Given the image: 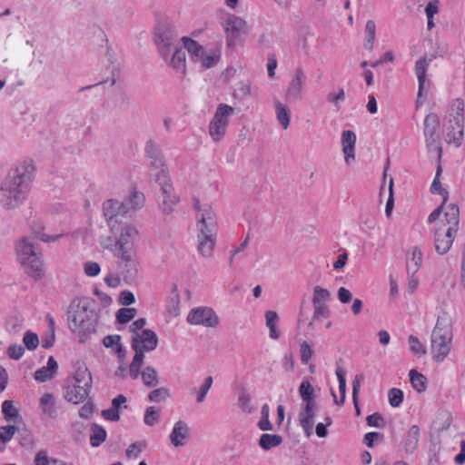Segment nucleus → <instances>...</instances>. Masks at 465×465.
Listing matches in <instances>:
<instances>
[{
	"mask_svg": "<svg viewBox=\"0 0 465 465\" xmlns=\"http://www.w3.org/2000/svg\"><path fill=\"white\" fill-rule=\"evenodd\" d=\"M165 62L181 74L185 73V52L183 47L174 48Z\"/></svg>",
	"mask_w": 465,
	"mask_h": 465,
	"instance_id": "nucleus-27",
	"label": "nucleus"
},
{
	"mask_svg": "<svg viewBox=\"0 0 465 465\" xmlns=\"http://www.w3.org/2000/svg\"><path fill=\"white\" fill-rule=\"evenodd\" d=\"M40 408L44 414L54 418L56 415V410H55V399L52 393H45L40 398Z\"/></svg>",
	"mask_w": 465,
	"mask_h": 465,
	"instance_id": "nucleus-31",
	"label": "nucleus"
},
{
	"mask_svg": "<svg viewBox=\"0 0 465 465\" xmlns=\"http://www.w3.org/2000/svg\"><path fill=\"white\" fill-rule=\"evenodd\" d=\"M234 114V108L226 104H218L216 111L209 123L208 132L215 143L224 138L230 124V118Z\"/></svg>",
	"mask_w": 465,
	"mask_h": 465,
	"instance_id": "nucleus-10",
	"label": "nucleus"
},
{
	"mask_svg": "<svg viewBox=\"0 0 465 465\" xmlns=\"http://www.w3.org/2000/svg\"><path fill=\"white\" fill-rule=\"evenodd\" d=\"M95 302L88 297L74 300L68 312V324L73 331L92 333L95 331Z\"/></svg>",
	"mask_w": 465,
	"mask_h": 465,
	"instance_id": "nucleus-5",
	"label": "nucleus"
},
{
	"mask_svg": "<svg viewBox=\"0 0 465 465\" xmlns=\"http://www.w3.org/2000/svg\"><path fill=\"white\" fill-rule=\"evenodd\" d=\"M302 402L315 401L314 390L307 379H303L299 387Z\"/></svg>",
	"mask_w": 465,
	"mask_h": 465,
	"instance_id": "nucleus-38",
	"label": "nucleus"
},
{
	"mask_svg": "<svg viewBox=\"0 0 465 465\" xmlns=\"http://www.w3.org/2000/svg\"><path fill=\"white\" fill-rule=\"evenodd\" d=\"M104 214L109 220V225L114 230V218L118 215H124L123 203L115 200H108L103 205Z\"/></svg>",
	"mask_w": 465,
	"mask_h": 465,
	"instance_id": "nucleus-23",
	"label": "nucleus"
},
{
	"mask_svg": "<svg viewBox=\"0 0 465 465\" xmlns=\"http://www.w3.org/2000/svg\"><path fill=\"white\" fill-rule=\"evenodd\" d=\"M464 103L456 99L450 105V114L447 125V142L460 147L462 143L464 134Z\"/></svg>",
	"mask_w": 465,
	"mask_h": 465,
	"instance_id": "nucleus-9",
	"label": "nucleus"
},
{
	"mask_svg": "<svg viewBox=\"0 0 465 465\" xmlns=\"http://www.w3.org/2000/svg\"><path fill=\"white\" fill-rule=\"evenodd\" d=\"M330 296L331 293L328 290L317 285L313 289L312 303H324L327 300H329Z\"/></svg>",
	"mask_w": 465,
	"mask_h": 465,
	"instance_id": "nucleus-46",
	"label": "nucleus"
},
{
	"mask_svg": "<svg viewBox=\"0 0 465 465\" xmlns=\"http://www.w3.org/2000/svg\"><path fill=\"white\" fill-rule=\"evenodd\" d=\"M282 442V436L278 434L264 433L260 437L259 445L264 450L275 448Z\"/></svg>",
	"mask_w": 465,
	"mask_h": 465,
	"instance_id": "nucleus-32",
	"label": "nucleus"
},
{
	"mask_svg": "<svg viewBox=\"0 0 465 465\" xmlns=\"http://www.w3.org/2000/svg\"><path fill=\"white\" fill-rule=\"evenodd\" d=\"M35 178V166L25 160L12 167L0 183V206L15 210L27 200Z\"/></svg>",
	"mask_w": 465,
	"mask_h": 465,
	"instance_id": "nucleus-1",
	"label": "nucleus"
},
{
	"mask_svg": "<svg viewBox=\"0 0 465 465\" xmlns=\"http://www.w3.org/2000/svg\"><path fill=\"white\" fill-rule=\"evenodd\" d=\"M409 343L411 351L415 354H425L426 348L425 346L419 341L416 336L411 335L409 337Z\"/></svg>",
	"mask_w": 465,
	"mask_h": 465,
	"instance_id": "nucleus-58",
	"label": "nucleus"
},
{
	"mask_svg": "<svg viewBox=\"0 0 465 465\" xmlns=\"http://www.w3.org/2000/svg\"><path fill=\"white\" fill-rule=\"evenodd\" d=\"M376 39V25L373 20H368L365 25V41L364 47L372 51Z\"/></svg>",
	"mask_w": 465,
	"mask_h": 465,
	"instance_id": "nucleus-34",
	"label": "nucleus"
},
{
	"mask_svg": "<svg viewBox=\"0 0 465 465\" xmlns=\"http://www.w3.org/2000/svg\"><path fill=\"white\" fill-rule=\"evenodd\" d=\"M160 419V411L156 409L154 406H150L146 409L143 421L148 426L155 425Z\"/></svg>",
	"mask_w": 465,
	"mask_h": 465,
	"instance_id": "nucleus-43",
	"label": "nucleus"
},
{
	"mask_svg": "<svg viewBox=\"0 0 465 465\" xmlns=\"http://www.w3.org/2000/svg\"><path fill=\"white\" fill-rule=\"evenodd\" d=\"M213 385V378L211 376H208L204 379L203 383L201 385V387L198 390L197 392V401L203 402L205 399L206 394L208 393V391Z\"/></svg>",
	"mask_w": 465,
	"mask_h": 465,
	"instance_id": "nucleus-57",
	"label": "nucleus"
},
{
	"mask_svg": "<svg viewBox=\"0 0 465 465\" xmlns=\"http://www.w3.org/2000/svg\"><path fill=\"white\" fill-rule=\"evenodd\" d=\"M153 175L162 192V211L165 214H170L174 210V206L178 203L179 198L173 192V185L170 183V179L165 170H162L159 173H154Z\"/></svg>",
	"mask_w": 465,
	"mask_h": 465,
	"instance_id": "nucleus-12",
	"label": "nucleus"
},
{
	"mask_svg": "<svg viewBox=\"0 0 465 465\" xmlns=\"http://www.w3.org/2000/svg\"><path fill=\"white\" fill-rule=\"evenodd\" d=\"M239 406L244 412H251L252 408L251 405V396L246 391H242L238 398Z\"/></svg>",
	"mask_w": 465,
	"mask_h": 465,
	"instance_id": "nucleus-59",
	"label": "nucleus"
},
{
	"mask_svg": "<svg viewBox=\"0 0 465 465\" xmlns=\"http://www.w3.org/2000/svg\"><path fill=\"white\" fill-rule=\"evenodd\" d=\"M363 380L362 375H356L352 381V400L358 414H360V408L358 406V393L361 388V381Z\"/></svg>",
	"mask_w": 465,
	"mask_h": 465,
	"instance_id": "nucleus-55",
	"label": "nucleus"
},
{
	"mask_svg": "<svg viewBox=\"0 0 465 465\" xmlns=\"http://www.w3.org/2000/svg\"><path fill=\"white\" fill-rule=\"evenodd\" d=\"M142 381L147 387H155L158 384V374L153 367L147 366L141 372Z\"/></svg>",
	"mask_w": 465,
	"mask_h": 465,
	"instance_id": "nucleus-39",
	"label": "nucleus"
},
{
	"mask_svg": "<svg viewBox=\"0 0 465 465\" xmlns=\"http://www.w3.org/2000/svg\"><path fill=\"white\" fill-rule=\"evenodd\" d=\"M441 171H442L441 166L439 165L437 168L436 176H435V178L432 182L431 187H430V191L432 193L440 194L443 197V202L441 204L448 205L447 204L448 192L445 189L441 188V183L440 182V175Z\"/></svg>",
	"mask_w": 465,
	"mask_h": 465,
	"instance_id": "nucleus-41",
	"label": "nucleus"
},
{
	"mask_svg": "<svg viewBox=\"0 0 465 465\" xmlns=\"http://www.w3.org/2000/svg\"><path fill=\"white\" fill-rule=\"evenodd\" d=\"M16 431V427L14 425H6L0 427V441L3 444L10 441Z\"/></svg>",
	"mask_w": 465,
	"mask_h": 465,
	"instance_id": "nucleus-54",
	"label": "nucleus"
},
{
	"mask_svg": "<svg viewBox=\"0 0 465 465\" xmlns=\"http://www.w3.org/2000/svg\"><path fill=\"white\" fill-rule=\"evenodd\" d=\"M35 236L24 237L17 242L16 252L18 259L27 274L39 279L44 275V262L39 245L35 243L37 238L45 242H55L62 234L49 235L34 229Z\"/></svg>",
	"mask_w": 465,
	"mask_h": 465,
	"instance_id": "nucleus-3",
	"label": "nucleus"
},
{
	"mask_svg": "<svg viewBox=\"0 0 465 465\" xmlns=\"http://www.w3.org/2000/svg\"><path fill=\"white\" fill-rule=\"evenodd\" d=\"M121 337L119 335H107L104 338L103 343L107 348H114L116 352L122 351V345L120 343Z\"/></svg>",
	"mask_w": 465,
	"mask_h": 465,
	"instance_id": "nucleus-53",
	"label": "nucleus"
},
{
	"mask_svg": "<svg viewBox=\"0 0 465 465\" xmlns=\"http://www.w3.org/2000/svg\"><path fill=\"white\" fill-rule=\"evenodd\" d=\"M276 118L282 127V129H288L290 125L291 113L289 108L281 103L279 100L274 101Z\"/></svg>",
	"mask_w": 465,
	"mask_h": 465,
	"instance_id": "nucleus-30",
	"label": "nucleus"
},
{
	"mask_svg": "<svg viewBox=\"0 0 465 465\" xmlns=\"http://www.w3.org/2000/svg\"><path fill=\"white\" fill-rule=\"evenodd\" d=\"M420 429L417 425H413L408 431L407 439L405 441V450L408 452L412 453L417 446L419 441Z\"/></svg>",
	"mask_w": 465,
	"mask_h": 465,
	"instance_id": "nucleus-36",
	"label": "nucleus"
},
{
	"mask_svg": "<svg viewBox=\"0 0 465 465\" xmlns=\"http://www.w3.org/2000/svg\"><path fill=\"white\" fill-rule=\"evenodd\" d=\"M439 6L440 2L438 0L429 2L425 7L427 18H433L434 15L439 13Z\"/></svg>",
	"mask_w": 465,
	"mask_h": 465,
	"instance_id": "nucleus-63",
	"label": "nucleus"
},
{
	"mask_svg": "<svg viewBox=\"0 0 465 465\" xmlns=\"http://www.w3.org/2000/svg\"><path fill=\"white\" fill-rule=\"evenodd\" d=\"M389 402L391 407H399L403 401V392L400 389L392 388L388 392Z\"/></svg>",
	"mask_w": 465,
	"mask_h": 465,
	"instance_id": "nucleus-49",
	"label": "nucleus"
},
{
	"mask_svg": "<svg viewBox=\"0 0 465 465\" xmlns=\"http://www.w3.org/2000/svg\"><path fill=\"white\" fill-rule=\"evenodd\" d=\"M440 126V119L437 114H430L424 119V135L429 151H437L441 153L439 137L436 133Z\"/></svg>",
	"mask_w": 465,
	"mask_h": 465,
	"instance_id": "nucleus-15",
	"label": "nucleus"
},
{
	"mask_svg": "<svg viewBox=\"0 0 465 465\" xmlns=\"http://www.w3.org/2000/svg\"><path fill=\"white\" fill-rule=\"evenodd\" d=\"M35 465H57L58 459L50 458L46 450H39L35 457Z\"/></svg>",
	"mask_w": 465,
	"mask_h": 465,
	"instance_id": "nucleus-44",
	"label": "nucleus"
},
{
	"mask_svg": "<svg viewBox=\"0 0 465 465\" xmlns=\"http://www.w3.org/2000/svg\"><path fill=\"white\" fill-rule=\"evenodd\" d=\"M145 441H136L131 444L125 453L128 458H138L140 453L146 448Z\"/></svg>",
	"mask_w": 465,
	"mask_h": 465,
	"instance_id": "nucleus-51",
	"label": "nucleus"
},
{
	"mask_svg": "<svg viewBox=\"0 0 465 465\" xmlns=\"http://www.w3.org/2000/svg\"><path fill=\"white\" fill-rule=\"evenodd\" d=\"M306 75L301 67L296 68L286 90V99L290 102L302 98Z\"/></svg>",
	"mask_w": 465,
	"mask_h": 465,
	"instance_id": "nucleus-18",
	"label": "nucleus"
},
{
	"mask_svg": "<svg viewBox=\"0 0 465 465\" xmlns=\"http://www.w3.org/2000/svg\"><path fill=\"white\" fill-rule=\"evenodd\" d=\"M227 46H234L247 34L248 26L242 18L228 14L222 23Z\"/></svg>",
	"mask_w": 465,
	"mask_h": 465,
	"instance_id": "nucleus-11",
	"label": "nucleus"
},
{
	"mask_svg": "<svg viewBox=\"0 0 465 465\" xmlns=\"http://www.w3.org/2000/svg\"><path fill=\"white\" fill-rule=\"evenodd\" d=\"M345 99V92L343 88H340L338 92H331L327 95V101L332 104L337 109H340L341 103Z\"/></svg>",
	"mask_w": 465,
	"mask_h": 465,
	"instance_id": "nucleus-52",
	"label": "nucleus"
},
{
	"mask_svg": "<svg viewBox=\"0 0 465 465\" xmlns=\"http://www.w3.org/2000/svg\"><path fill=\"white\" fill-rule=\"evenodd\" d=\"M58 369V364L53 356H50L47 361V364L45 367L38 369L35 372V379L40 382H45L53 379Z\"/></svg>",
	"mask_w": 465,
	"mask_h": 465,
	"instance_id": "nucleus-25",
	"label": "nucleus"
},
{
	"mask_svg": "<svg viewBox=\"0 0 465 465\" xmlns=\"http://www.w3.org/2000/svg\"><path fill=\"white\" fill-rule=\"evenodd\" d=\"M356 134L351 130H345L341 134V146L344 153V161L350 163L355 159Z\"/></svg>",
	"mask_w": 465,
	"mask_h": 465,
	"instance_id": "nucleus-20",
	"label": "nucleus"
},
{
	"mask_svg": "<svg viewBox=\"0 0 465 465\" xmlns=\"http://www.w3.org/2000/svg\"><path fill=\"white\" fill-rule=\"evenodd\" d=\"M143 363V355L134 353L133 361L129 366V374L133 380H136L140 375V370Z\"/></svg>",
	"mask_w": 465,
	"mask_h": 465,
	"instance_id": "nucleus-42",
	"label": "nucleus"
},
{
	"mask_svg": "<svg viewBox=\"0 0 465 465\" xmlns=\"http://www.w3.org/2000/svg\"><path fill=\"white\" fill-rule=\"evenodd\" d=\"M266 325L270 331V338L277 340L280 337V332L277 329L279 317L276 312L267 311L265 312Z\"/></svg>",
	"mask_w": 465,
	"mask_h": 465,
	"instance_id": "nucleus-33",
	"label": "nucleus"
},
{
	"mask_svg": "<svg viewBox=\"0 0 465 465\" xmlns=\"http://www.w3.org/2000/svg\"><path fill=\"white\" fill-rule=\"evenodd\" d=\"M181 41L183 42V47L188 52L191 60L199 64L202 68L208 69L213 67L221 59L220 45L203 46L187 36H183Z\"/></svg>",
	"mask_w": 465,
	"mask_h": 465,
	"instance_id": "nucleus-8",
	"label": "nucleus"
},
{
	"mask_svg": "<svg viewBox=\"0 0 465 465\" xmlns=\"http://www.w3.org/2000/svg\"><path fill=\"white\" fill-rule=\"evenodd\" d=\"M189 433L190 429L188 425L182 420L177 421L174 424L173 429L170 434V440L172 444L174 447H180L184 445L185 440L189 437Z\"/></svg>",
	"mask_w": 465,
	"mask_h": 465,
	"instance_id": "nucleus-22",
	"label": "nucleus"
},
{
	"mask_svg": "<svg viewBox=\"0 0 465 465\" xmlns=\"http://www.w3.org/2000/svg\"><path fill=\"white\" fill-rule=\"evenodd\" d=\"M338 381H339V391L341 393V400L338 401L336 399V395L333 393L334 401L337 405L341 406L344 403L346 397V380H345V371L341 367H337L335 371Z\"/></svg>",
	"mask_w": 465,
	"mask_h": 465,
	"instance_id": "nucleus-37",
	"label": "nucleus"
},
{
	"mask_svg": "<svg viewBox=\"0 0 465 465\" xmlns=\"http://www.w3.org/2000/svg\"><path fill=\"white\" fill-rule=\"evenodd\" d=\"M25 353L22 345H11L7 350L8 356L13 360H19Z\"/></svg>",
	"mask_w": 465,
	"mask_h": 465,
	"instance_id": "nucleus-62",
	"label": "nucleus"
},
{
	"mask_svg": "<svg viewBox=\"0 0 465 465\" xmlns=\"http://www.w3.org/2000/svg\"><path fill=\"white\" fill-rule=\"evenodd\" d=\"M318 411L316 401L311 402H302L299 412V421L314 422V417Z\"/></svg>",
	"mask_w": 465,
	"mask_h": 465,
	"instance_id": "nucleus-29",
	"label": "nucleus"
},
{
	"mask_svg": "<svg viewBox=\"0 0 465 465\" xmlns=\"http://www.w3.org/2000/svg\"><path fill=\"white\" fill-rule=\"evenodd\" d=\"M90 430V444L93 447L100 446L106 439L105 430L102 426L94 423L91 426Z\"/></svg>",
	"mask_w": 465,
	"mask_h": 465,
	"instance_id": "nucleus-35",
	"label": "nucleus"
},
{
	"mask_svg": "<svg viewBox=\"0 0 465 465\" xmlns=\"http://www.w3.org/2000/svg\"><path fill=\"white\" fill-rule=\"evenodd\" d=\"M428 222L434 224V246L436 252L447 253L455 239L460 224V209L454 203L440 204L429 216Z\"/></svg>",
	"mask_w": 465,
	"mask_h": 465,
	"instance_id": "nucleus-2",
	"label": "nucleus"
},
{
	"mask_svg": "<svg viewBox=\"0 0 465 465\" xmlns=\"http://www.w3.org/2000/svg\"><path fill=\"white\" fill-rule=\"evenodd\" d=\"M158 344V338L154 331L143 330L141 334L133 335L132 348L135 353L143 355L144 352L153 351Z\"/></svg>",
	"mask_w": 465,
	"mask_h": 465,
	"instance_id": "nucleus-16",
	"label": "nucleus"
},
{
	"mask_svg": "<svg viewBox=\"0 0 465 465\" xmlns=\"http://www.w3.org/2000/svg\"><path fill=\"white\" fill-rule=\"evenodd\" d=\"M451 337V321L443 313L438 317L431 334V353L436 361H441L449 354Z\"/></svg>",
	"mask_w": 465,
	"mask_h": 465,
	"instance_id": "nucleus-7",
	"label": "nucleus"
},
{
	"mask_svg": "<svg viewBox=\"0 0 465 465\" xmlns=\"http://www.w3.org/2000/svg\"><path fill=\"white\" fill-rule=\"evenodd\" d=\"M193 207L197 211V248L203 257L209 258L213 255L216 244L218 232L216 214L210 205H202L196 199L193 201Z\"/></svg>",
	"mask_w": 465,
	"mask_h": 465,
	"instance_id": "nucleus-4",
	"label": "nucleus"
},
{
	"mask_svg": "<svg viewBox=\"0 0 465 465\" xmlns=\"http://www.w3.org/2000/svg\"><path fill=\"white\" fill-rule=\"evenodd\" d=\"M313 319L319 320L321 318H327L330 315V311L325 303L313 304Z\"/></svg>",
	"mask_w": 465,
	"mask_h": 465,
	"instance_id": "nucleus-60",
	"label": "nucleus"
},
{
	"mask_svg": "<svg viewBox=\"0 0 465 465\" xmlns=\"http://www.w3.org/2000/svg\"><path fill=\"white\" fill-rule=\"evenodd\" d=\"M84 269V273L90 277H94L98 275L101 271L100 265L95 262H85Z\"/></svg>",
	"mask_w": 465,
	"mask_h": 465,
	"instance_id": "nucleus-61",
	"label": "nucleus"
},
{
	"mask_svg": "<svg viewBox=\"0 0 465 465\" xmlns=\"http://www.w3.org/2000/svg\"><path fill=\"white\" fill-rule=\"evenodd\" d=\"M422 263V252L419 247L411 248L407 254V272L415 274Z\"/></svg>",
	"mask_w": 465,
	"mask_h": 465,
	"instance_id": "nucleus-28",
	"label": "nucleus"
},
{
	"mask_svg": "<svg viewBox=\"0 0 465 465\" xmlns=\"http://www.w3.org/2000/svg\"><path fill=\"white\" fill-rule=\"evenodd\" d=\"M431 61L432 58L423 56L415 63V74L419 83L417 104L424 94L427 95L429 93L430 81L427 78V71Z\"/></svg>",
	"mask_w": 465,
	"mask_h": 465,
	"instance_id": "nucleus-17",
	"label": "nucleus"
},
{
	"mask_svg": "<svg viewBox=\"0 0 465 465\" xmlns=\"http://www.w3.org/2000/svg\"><path fill=\"white\" fill-rule=\"evenodd\" d=\"M186 321L191 325H203L208 328H215L220 322L216 312L207 306L192 309L187 315Z\"/></svg>",
	"mask_w": 465,
	"mask_h": 465,
	"instance_id": "nucleus-13",
	"label": "nucleus"
},
{
	"mask_svg": "<svg viewBox=\"0 0 465 465\" xmlns=\"http://www.w3.org/2000/svg\"><path fill=\"white\" fill-rule=\"evenodd\" d=\"M23 342L29 351H34L39 344V339L36 333L27 331L24 334Z\"/></svg>",
	"mask_w": 465,
	"mask_h": 465,
	"instance_id": "nucleus-48",
	"label": "nucleus"
},
{
	"mask_svg": "<svg viewBox=\"0 0 465 465\" xmlns=\"http://www.w3.org/2000/svg\"><path fill=\"white\" fill-rule=\"evenodd\" d=\"M89 389L74 384L67 381V384L64 387V397L71 403L78 404L83 402L90 393Z\"/></svg>",
	"mask_w": 465,
	"mask_h": 465,
	"instance_id": "nucleus-19",
	"label": "nucleus"
},
{
	"mask_svg": "<svg viewBox=\"0 0 465 465\" xmlns=\"http://www.w3.org/2000/svg\"><path fill=\"white\" fill-rule=\"evenodd\" d=\"M67 381L89 390L92 388V375L84 364L79 365L74 376Z\"/></svg>",
	"mask_w": 465,
	"mask_h": 465,
	"instance_id": "nucleus-26",
	"label": "nucleus"
},
{
	"mask_svg": "<svg viewBox=\"0 0 465 465\" xmlns=\"http://www.w3.org/2000/svg\"><path fill=\"white\" fill-rule=\"evenodd\" d=\"M412 387L419 392L425 391L427 379L416 370L412 369L409 373Z\"/></svg>",
	"mask_w": 465,
	"mask_h": 465,
	"instance_id": "nucleus-40",
	"label": "nucleus"
},
{
	"mask_svg": "<svg viewBox=\"0 0 465 465\" xmlns=\"http://www.w3.org/2000/svg\"><path fill=\"white\" fill-rule=\"evenodd\" d=\"M177 35L167 27H160L155 33V44L164 61L168 60L173 50L178 47L176 43Z\"/></svg>",
	"mask_w": 465,
	"mask_h": 465,
	"instance_id": "nucleus-14",
	"label": "nucleus"
},
{
	"mask_svg": "<svg viewBox=\"0 0 465 465\" xmlns=\"http://www.w3.org/2000/svg\"><path fill=\"white\" fill-rule=\"evenodd\" d=\"M313 351L307 341H302L300 346V356L302 364H308Z\"/></svg>",
	"mask_w": 465,
	"mask_h": 465,
	"instance_id": "nucleus-56",
	"label": "nucleus"
},
{
	"mask_svg": "<svg viewBox=\"0 0 465 465\" xmlns=\"http://www.w3.org/2000/svg\"><path fill=\"white\" fill-rule=\"evenodd\" d=\"M94 412V404L91 401L84 403L79 410V415L81 418L89 419Z\"/></svg>",
	"mask_w": 465,
	"mask_h": 465,
	"instance_id": "nucleus-64",
	"label": "nucleus"
},
{
	"mask_svg": "<svg viewBox=\"0 0 465 465\" xmlns=\"http://www.w3.org/2000/svg\"><path fill=\"white\" fill-rule=\"evenodd\" d=\"M145 155L150 159V166L155 170H159L156 173H159L162 170H164L163 160L161 151L158 145L153 142L148 141L145 144Z\"/></svg>",
	"mask_w": 465,
	"mask_h": 465,
	"instance_id": "nucleus-21",
	"label": "nucleus"
},
{
	"mask_svg": "<svg viewBox=\"0 0 465 465\" xmlns=\"http://www.w3.org/2000/svg\"><path fill=\"white\" fill-rule=\"evenodd\" d=\"M138 231L131 224H124L120 229V235L107 237L101 242L102 246L112 252L114 255L128 263L133 261L134 243L137 238Z\"/></svg>",
	"mask_w": 465,
	"mask_h": 465,
	"instance_id": "nucleus-6",
	"label": "nucleus"
},
{
	"mask_svg": "<svg viewBox=\"0 0 465 465\" xmlns=\"http://www.w3.org/2000/svg\"><path fill=\"white\" fill-rule=\"evenodd\" d=\"M2 412L6 420H11L18 415V411L14 406L12 401H5L2 403Z\"/></svg>",
	"mask_w": 465,
	"mask_h": 465,
	"instance_id": "nucleus-50",
	"label": "nucleus"
},
{
	"mask_svg": "<svg viewBox=\"0 0 465 465\" xmlns=\"http://www.w3.org/2000/svg\"><path fill=\"white\" fill-rule=\"evenodd\" d=\"M136 315V310L134 308H123L120 309L116 313V319L120 323H127Z\"/></svg>",
	"mask_w": 465,
	"mask_h": 465,
	"instance_id": "nucleus-47",
	"label": "nucleus"
},
{
	"mask_svg": "<svg viewBox=\"0 0 465 465\" xmlns=\"http://www.w3.org/2000/svg\"><path fill=\"white\" fill-rule=\"evenodd\" d=\"M170 396V391L167 388H158L152 391L148 395V400L152 402L164 401Z\"/></svg>",
	"mask_w": 465,
	"mask_h": 465,
	"instance_id": "nucleus-45",
	"label": "nucleus"
},
{
	"mask_svg": "<svg viewBox=\"0 0 465 465\" xmlns=\"http://www.w3.org/2000/svg\"><path fill=\"white\" fill-rule=\"evenodd\" d=\"M145 202L143 193L133 190L131 193L122 202L124 207V213H128L131 211L141 209Z\"/></svg>",
	"mask_w": 465,
	"mask_h": 465,
	"instance_id": "nucleus-24",
	"label": "nucleus"
}]
</instances>
